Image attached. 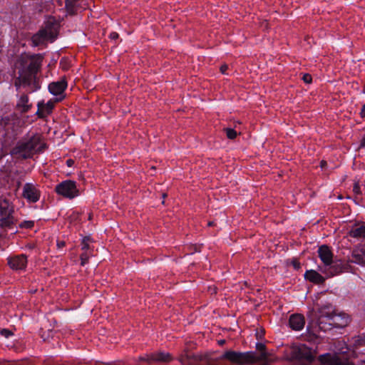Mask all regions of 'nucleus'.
Segmentation results:
<instances>
[{
	"label": "nucleus",
	"mask_w": 365,
	"mask_h": 365,
	"mask_svg": "<svg viewBox=\"0 0 365 365\" xmlns=\"http://www.w3.org/2000/svg\"><path fill=\"white\" fill-rule=\"evenodd\" d=\"M66 164L68 167H71L74 164V160L72 159H68L66 160Z\"/></svg>",
	"instance_id": "obj_37"
},
{
	"label": "nucleus",
	"mask_w": 365,
	"mask_h": 365,
	"mask_svg": "<svg viewBox=\"0 0 365 365\" xmlns=\"http://www.w3.org/2000/svg\"><path fill=\"white\" fill-rule=\"evenodd\" d=\"M349 322V317L344 313L342 314H334L331 317V323L329 324H334L336 327H344Z\"/></svg>",
	"instance_id": "obj_19"
},
{
	"label": "nucleus",
	"mask_w": 365,
	"mask_h": 365,
	"mask_svg": "<svg viewBox=\"0 0 365 365\" xmlns=\"http://www.w3.org/2000/svg\"><path fill=\"white\" fill-rule=\"evenodd\" d=\"M8 264L12 269L22 270L27 264V257L25 255H15L8 258Z\"/></svg>",
	"instance_id": "obj_13"
},
{
	"label": "nucleus",
	"mask_w": 365,
	"mask_h": 365,
	"mask_svg": "<svg viewBox=\"0 0 365 365\" xmlns=\"http://www.w3.org/2000/svg\"><path fill=\"white\" fill-rule=\"evenodd\" d=\"M247 353L252 354L253 359L249 362H245L242 364H235V365H244V364H253L257 361H263L262 365H269V363L272 362L273 360L269 358V354L267 352H262L259 356H257L255 352L253 351H247Z\"/></svg>",
	"instance_id": "obj_17"
},
{
	"label": "nucleus",
	"mask_w": 365,
	"mask_h": 365,
	"mask_svg": "<svg viewBox=\"0 0 365 365\" xmlns=\"http://www.w3.org/2000/svg\"><path fill=\"white\" fill-rule=\"evenodd\" d=\"M55 190L58 195L69 199H73L79 194L76 182L70 180L58 184L55 187Z\"/></svg>",
	"instance_id": "obj_6"
},
{
	"label": "nucleus",
	"mask_w": 365,
	"mask_h": 365,
	"mask_svg": "<svg viewBox=\"0 0 365 365\" xmlns=\"http://www.w3.org/2000/svg\"><path fill=\"white\" fill-rule=\"evenodd\" d=\"M292 356L299 361L312 363L314 359L311 349L305 345H301L292 351Z\"/></svg>",
	"instance_id": "obj_10"
},
{
	"label": "nucleus",
	"mask_w": 365,
	"mask_h": 365,
	"mask_svg": "<svg viewBox=\"0 0 365 365\" xmlns=\"http://www.w3.org/2000/svg\"><path fill=\"white\" fill-rule=\"evenodd\" d=\"M14 212V208L9 201L0 197V227L1 228H11L16 223Z\"/></svg>",
	"instance_id": "obj_5"
},
{
	"label": "nucleus",
	"mask_w": 365,
	"mask_h": 365,
	"mask_svg": "<svg viewBox=\"0 0 365 365\" xmlns=\"http://www.w3.org/2000/svg\"><path fill=\"white\" fill-rule=\"evenodd\" d=\"M66 243L64 241H60L57 242V246L58 248H62L65 246Z\"/></svg>",
	"instance_id": "obj_38"
},
{
	"label": "nucleus",
	"mask_w": 365,
	"mask_h": 365,
	"mask_svg": "<svg viewBox=\"0 0 365 365\" xmlns=\"http://www.w3.org/2000/svg\"><path fill=\"white\" fill-rule=\"evenodd\" d=\"M227 68H228L227 65L224 64V65L221 66V67H220V72H221L222 73L225 74V72H226V71L227 70Z\"/></svg>",
	"instance_id": "obj_36"
},
{
	"label": "nucleus",
	"mask_w": 365,
	"mask_h": 365,
	"mask_svg": "<svg viewBox=\"0 0 365 365\" xmlns=\"http://www.w3.org/2000/svg\"><path fill=\"white\" fill-rule=\"evenodd\" d=\"M304 277L306 279L315 283V284H322L325 281L324 277H322L319 273H318L315 270H309L307 271L304 274Z\"/></svg>",
	"instance_id": "obj_21"
},
{
	"label": "nucleus",
	"mask_w": 365,
	"mask_h": 365,
	"mask_svg": "<svg viewBox=\"0 0 365 365\" xmlns=\"http://www.w3.org/2000/svg\"><path fill=\"white\" fill-rule=\"evenodd\" d=\"M43 57L40 54L21 55L16 63L18 76L16 77L14 85L17 89L19 87H29L33 92L40 88L36 78L37 73L41 66Z\"/></svg>",
	"instance_id": "obj_1"
},
{
	"label": "nucleus",
	"mask_w": 365,
	"mask_h": 365,
	"mask_svg": "<svg viewBox=\"0 0 365 365\" xmlns=\"http://www.w3.org/2000/svg\"><path fill=\"white\" fill-rule=\"evenodd\" d=\"M162 197H163V199H165L167 197V194L166 193H163L162 195Z\"/></svg>",
	"instance_id": "obj_45"
},
{
	"label": "nucleus",
	"mask_w": 365,
	"mask_h": 365,
	"mask_svg": "<svg viewBox=\"0 0 365 365\" xmlns=\"http://www.w3.org/2000/svg\"><path fill=\"white\" fill-rule=\"evenodd\" d=\"M219 344L220 345H223L225 343V340H220L218 341Z\"/></svg>",
	"instance_id": "obj_43"
},
{
	"label": "nucleus",
	"mask_w": 365,
	"mask_h": 365,
	"mask_svg": "<svg viewBox=\"0 0 365 365\" xmlns=\"http://www.w3.org/2000/svg\"><path fill=\"white\" fill-rule=\"evenodd\" d=\"M319 361L322 365H352L349 362L342 361L339 357L329 354L319 356Z\"/></svg>",
	"instance_id": "obj_15"
},
{
	"label": "nucleus",
	"mask_w": 365,
	"mask_h": 365,
	"mask_svg": "<svg viewBox=\"0 0 365 365\" xmlns=\"http://www.w3.org/2000/svg\"><path fill=\"white\" fill-rule=\"evenodd\" d=\"M292 264L295 269H299L301 267L300 262L296 259L292 261Z\"/></svg>",
	"instance_id": "obj_32"
},
{
	"label": "nucleus",
	"mask_w": 365,
	"mask_h": 365,
	"mask_svg": "<svg viewBox=\"0 0 365 365\" xmlns=\"http://www.w3.org/2000/svg\"><path fill=\"white\" fill-rule=\"evenodd\" d=\"M97 365H102V364H97Z\"/></svg>",
	"instance_id": "obj_48"
},
{
	"label": "nucleus",
	"mask_w": 365,
	"mask_h": 365,
	"mask_svg": "<svg viewBox=\"0 0 365 365\" xmlns=\"http://www.w3.org/2000/svg\"><path fill=\"white\" fill-rule=\"evenodd\" d=\"M352 259L350 260L351 262L359 264H365V256L362 252H361V248L359 250H354L351 254Z\"/></svg>",
	"instance_id": "obj_25"
},
{
	"label": "nucleus",
	"mask_w": 365,
	"mask_h": 365,
	"mask_svg": "<svg viewBox=\"0 0 365 365\" xmlns=\"http://www.w3.org/2000/svg\"><path fill=\"white\" fill-rule=\"evenodd\" d=\"M360 148H365V136L361 140Z\"/></svg>",
	"instance_id": "obj_40"
},
{
	"label": "nucleus",
	"mask_w": 365,
	"mask_h": 365,
	"mask_svg": "<svg viewBox=\"0 0 365 365\" xmlns=\"http://www.w3.org/2000/svg\"><path fill=\"white\" fill-rule=\"evenodd\" d=\"M82 0H66V9L68 14H75L80 7V2Z\"/></svg>",
	"instance_id": "obj_24"
},
{
	"label": "nucleus",
	"mask_w": 365,
	"mask_h": 365,
	"mask_svg": "<svg viewBox=\"0 0 365 365\" xmlns=\"http://www.w3.org/2000/svg\"><path fill=\"white\" fill-rule=\"evenodd\" d=\"M57 36V26L53 22L48 21L44 28L40 29L31 38L32 43L37 46L44 43L48 40H54Z\"/></svg>",
	"instance_id": "obj_4"
},
{
	"label": "nucleus",
	"mask_w": 365,
	"mask_h": 365,
	"mask_svg": "<svg viewBox=\"0 0 365 365\" xmlns=\"http://www.w3.org/2000/svg\"><path fill=\"white\" fill-rule=\"evenodd\" d=\"M66 87L67 83L63 79L59 81L51 83L48 86V90L52 94L58 96L63 94Z\"/></svg>",
	"instance_id": "obj_18"
},
{
	"label": "nucleus",
	"mask_w": 365,
	"mask_h": 365,
	"mask_svg": "<svg viewBox=\"0 0 365 365\" xmlns=\"http://www.w3.org/2000/svg\"><path fill=\"white\" fill-rule=\"evenodd\" d=\"M62 98H56L55 101L50 100L46 103H44L43 101L38 102L37 104L38 110L36 114L39 118H45L52 113L55 103L60 101Z\"/></svg>",
	"instance_id": "obj_11"
},
{
	"label": "nucleus",
	"mask_w": 365,
	"mask_h": 365,
	"mask_svg": "<svg viewBox=\"0 0 365 365\" xmlns=\"http://www.w3.org/2000/svg\"><path fill=\"white\" fill-rule=\"evenodd\" d=\"M118 37H119L118 34L116 32H112L110 34V38L111 39L115 40V39L118 38Z\"/></svg>",
	"instance_id": "obj_35"
},
{
	"label": "nucleus",
	"mask_w": 365,
	"mask_h": 365,
	"mask_svg": "<svg viewBox=\"0 0 365 365\" xmlns=\"http://www.w3.org/2000/svg\"><path fill=\"white\" fill-rule=\"evenodd\" d=\"M173 359V357L168 352L156 351L140 356L138 361H144L150 365L154 363H168Z\"/></svg>",
	"instance_id": "obj_7"
},
{
	"label": "nucleus",
	"mask_w": 365,
	"mask_h": 365,
	"mask_svg": "<svg viewBox=\"0 0 365 365\" xmlns=\"http://www.w3.org/2000/svg\"><path fill=\"white\" fill-rule=\"evenodd\" d=\"M256 348H257V350L260 351L261 353L266 352L265 351L266 346L264 344H262V343H257L256 344Z\"/></svg>",
	"instance_id": "obj_31"
},
{
	"label": "nucleus",
	"mask_w": 365,
	"mask_h": 365,
	"mask_svg": "<svg viewBox=\"0 0 365 365\" xmlns=\"http://www.w3.org/2000/svg\"><path fill=\"white\" fill-rule=\"evenodd\" d=\"M207 225H208V226H212V225H214V222H213V221H210V222H208V224H207Z\"/></svg>",
	"instance_id": "obj_44"
},
{
	"label": "nucleus",
	"mask_w": 365,
	"mask_h": 365,
	"mask_svg": "<svg viewBox=\"0 0 365 365\" xmlns=\"http://www.w3.org/2000/svg\"><path fill=\"white\" fill-rule=\"evenodd\" d=\"M289 324L292 329L296 331L302 330L305 324L304 317L299 314H292L289 317Z\"/></svg>",
	"instance_id": "obj_16"
},
{
	"label": "nucleus",
	"mask_w": 365,
	"mask_h": 365,
	"mask_svg": "<svg viewBox=\"0 0 365 365\" xmlns=\"http://www.w3.org/2000/svg\"><path fill=\"white\" fill-rule=\"evenodd\" d=\"M353 191L356 194H360L361 190H360V186H359V182H355L354 183V187H353Z\"/></svg>",
	"instance_id": "obj_33"
},
{
	"label": "nucleus",
	"mask_w": 365,
	"mask_h": 365,
	"mask_svg": "<svg viewBox=\"0 0 365 365\" xmlns=\"http://www.w3.org/2000/svg\"><path fill=\"white\" fill-rule=\"evenodd\" d=\"M1 334L5 337H9V336L12 335V332L8 329H2L1 331Z\"/></svg>",
	"instance_id": "obj_34"
},
{
	"label": "nucleus",
	"mask_w": 365,
	"mask_h": 365,
	"mask_svg": "<svg viewBox=\"0 0 365 365\" xmlns=\"http://www.w3.org/2000/svg\"><path fill=\"white\" fill-rule=\"evenodd\" d=\"M34 226V222L31 221V220L24 221L19 225V227L21 228H26V229L32 228Z\"/></svg>",
	"instance_id": "obj_29"
},
{
	"label": "nucleus",
	"mask_w": 365,
	"mask_h": 365,
	"mask_svg": "<svg viewBox=\"0 0 365 365\" xmlns=\"http://www.w3.org/2000/svg\"><path fill=\"white\" fill-rule=\"evenodd\" d=\"M349 235L354 238L361 237L365 239V225H354L349 232Z\"/></svg>",
	"instance_id": "obj_23"
},
{
	"label": "nucleus",
	"mask_w": 365,
	"mask_h": 365,
	"mask_svg": "<svg viewBox=\"0 0 365 365\" xmlns=\"http://www.w3.org/2000/svg\"><path fill=\"white\" fill-rule=\"evenodd\" d=\"M319 257L322 261L324 265L322 268H325L330 264L333 260V254L327 245H322L318 250Z\"/></svg>",
	"instance_id": "obj_14"
},
{
	"label": "nucleus",
	"mask_w": 365,
	"mask_h": 365,
	"mask_svg": "<svg viewBox=\"0 0 365 365\" xmlns=\"http://www.w3.org/2000/svg\"><path fill=\"white\" fill-rule=\"evenodd\" d=\"M88 220H92V214H89Z\"/></svg>",
	"instance_id": "obj_46"
},
{
	"label": "nucleus",
	"mask_w": 365,
	"mask_h": 365,
	"mask_svg": "<svg viewBox=\"0 0 365 365\" xmlns=\"http://www.w3.org/2000/svg\"><path fill=\"white\" fill-rule=\"evenodd\" d=\"M2 133L4 144L5 146L9 145L16 138V133L13 130V123L9 119H1L0 120V134Z\"/></svg>",
	"instance_id": "obj_9"
},
{
	"label": "nucleus",
	"mask_w": 365,
	"mask_h": 365,
	"mask_svg": "<svg viewBox=\"0 0 365 365\" xmlns=\"http://www.w3.org/2000/svg\"><path fill=\"white\" fill-rule=\"evenodd\" d=\"M117 365H124L123 363H118Z\"/></svg>",
	"instance_id": "obj_47"
},
{
	"label": "nucleus",
	"mask_w": 365,
	"mask_h": 365,
	"mask_svg": "<svg viewBox=\"0 0 365 365\" xmlns=\"http://www.w3.org/2000/svg\"><path fill=\"white\" fill-rule=\"evenodd\" d=\"M320 313H321V317L319 319L318 325H319V328L320 329H324V327L322 325L323 324V317H327L331 321V317L335 314V312L331 306H324L321 308Z\"/></svg>",
	"instance_id": "obj_20"
},
{
	"label": "nucleus",
	"mask_w": 365,
	"mask_h": 365,
	"mask_svg": "<svg viewBox=\"0 0 365 365\" xmlns=\"http://www.w3.org/2000/svg\"><path fill=\"white\" fill-rule=\"evenodd\" d=\"M360 114L362 118L365 117V104L363 106Z\"/></svg>",
	"instance_id": "obj_39"
},
{
	"label": "nucleus",
	"mask_w": 365,
	"mask_h": 365,
	"mask_svg": "<svg viewBox=\"0 0 365 365\" xmlns=\"http://www.w3.org/2000/svg\"><path fill=\"white\" fill-rule=\"evenodd\" d=\"M361 252H362L364 254V255L365 256V246H364L361 248Z\"/></svg>",
	"instance_id": "obj_42"
},
{
	"label": "nucleus",
	"mask_w": 365,
	"mask_h": 365,
	"mask_svg": "<svg viewBox=\"0 0 365 365\" xmlns=\"http://www.w3.org/2000/svg\"><path fill=\"white\" fill-rule=\"evenodd\" d=\"M302 80L306 83H310L312 81V76L309 73H305L302 76Z\"/></svg>",
	"instance_id": "obj_30"
},
{
	"label": "nucleus",
	"mask_w": 365,
	"mask_h": 365,
	"mask_svg": "<svg viewBox=\"0 0 365 365\" xmlns=\"http://www.w3.org/2000/svg\"><path fill=\"white\" fill-rule=\"evenodd\" d=\"M351 266L348 262L341 260H332L329 266L320 268V270L327 277H333L343 272H348Z\"/></svg>",
	"instance_id": "obj_8"
},
{
	"label": "nucleus",
	"mask_w": 365,
	"mask_h": 365,
	"mask_svg": "<svg viewBox=\"0 0 365 365\" xmlns=\"http://www.w3.org/2000/svg\"><path fill=\"white\" fill-rule=\"evenodd\" d=\"M23 197L31 202H36L40 198V191L32 183H26L23 187Z\"/></svg>",
	"instance_id": "obj_12"
},
{
	"label": "nucleus",
	"mask_w": 365,
	"mask_h": 365,
	"mask_svg": "<svg viewBox=\"0 0 365 365\" xmlns=\"http://www.w3.org/2000/svg\"><path fill=\"white\" fill-rule=\"evenodd\" d=\"M91 239L90 237H85L81 242V250L83 251H93L90 247L89 243L91 242Z\"/></svg>",
	"instance_id": "obj_27"
},
{
	"label": "nucleus",
	"mask_w": 365,
	"mask_h": 365,
	"mask_svg": "<svg viewBox=\"0 0 365 365\" xmlns=\"http://www.w3.org/2000/svg\"><path fill=\"white\" fill-rule=\"evenodd\" d=\"M91 255L92 251H83L80 256L81 264L84 266L88 262V259Z\"/></svg>",
	"instance_id": "obj_26"
},
{
	"label": "nucleus",
	"mask_w": 365,
	"mask_h": 365,
	"mask_svg": "<svg viewBox=\"0 0 365 365\" xmlns=\"http://www.w3.org/2000/svg\"><path fill=\"white\" fill-rule=\"evenodd\" d=\"M17 108L23 113H27L32 107V104L29 103V97L26 94L21 96L17 104Z\"/></svg>",
	"instance_id": "obj_22"
},
{
	"label": "nucleus",
	"mask_w": 365,
	"mask_h": 365,
	"mask_svg": "<svg viewBox=\"0 0 365 365\" xmlns=\"http://www.w3.org/2000/svg\"><path fill=\"white\" fill-rule=\"evenodd\" d=\"M320 165L322 168H324L327 165V162L324 160H322L320 163Z\"/></svg>",
	"instance_id": "obj_41"
},
{
	"label": "nucleus",
	"mask_w": 365,
	"mask_h": 365,
	"mask_svg": "<svg viewBox=\"0 0 365 365\" xmlns=\"http://www.w3.org/2000/svg\"><path fill=\"white\" fill-rule=\"evenodd\" d=\"M46 148V145L41 140L38 134L28 135L19 140L13 148V154H19L24 158H31L36 153H41Z\"/></svg>",
	"instance_id": "obj_3"
},
{
	"label": "nucleus",
	"mask_w": 365,
	"mask_h": 365,
	"mask_svg": "<svg viewBox=\"0 0 365 365\" xmlns=\"http://www.w3.org/2000/svg\"><path fill=\"white\" fill-rule=\"evenodd\" d=\"M223 130L225 132L227 138L230 140L235 139L237 136V133L235 130L230 128H224Z\"/></svg>",
	"instance_id": "obj_28"
},
{
	"label": "nucleus",
	"mask_w": 365,
	"mask_h": 365,
	"mask_svg": "<svg viewBox=\"0 0 365 365\" xmlns=\"http://www.w3.org/2000/svg\"><path fill=\"white\" fill-rule=\"evenodd\" d=\"M252 355L251 353L228 350L219 357H213L211 354L187 355L181 356L179 361L182 365H230V364L249 362L253 359Z\"/></svg>",
	"instance_id": "obj_2"
}]
</instances>
